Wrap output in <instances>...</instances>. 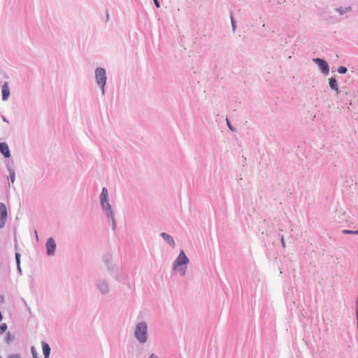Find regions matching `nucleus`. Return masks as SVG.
Segmentation results:
<instances>
[{
  "label": "nucleus",
  "instance_id": "f257e3e1",
  "mask_svg": "<svg viewBox=\"0 0 358 358\" xmlns=\"http://www.w3.org/2000/svg\"><path fill=\"white\" fill-rule=\"evenodd\" d=\"M188 262L189 259L185 255L184 251L181 250L178 258L173 263V269L184 275L186 271V265Z\"/></svg>",
  "mask_w": 358,
  "mask_h": 358
},
{
  "label": "nucleus",
  "instance_id": "f03ea898",
  "mask_svg": "<svg viewBox=\"0 0 358 358\" xmlns=\"http://www.w3.org/2000/svg\"><path fill=\"white\" fill-rule=\"evenodd\" d=\"M147 326L145 323H140L136 326L135 336L141 343H145L147 340Z\"/></svg>",
  "mask_w": 358,
  "mask_h": 358
},
{
  "label": "nucleus",
  "instance_id": "7ed1b4c3",
  "mask_svg": "<svg viewBox=\"0 0 358 358\" xmlns=\"http://www.w3.org/2000/svg\"><path fill=\"white\" fill-rule=\"evenodd\" d=\"M95 76L97 85L102 88L103 92V87L106 83V74L105 69L103 68H97L95 71Z\"/></svg>",
  "mask_w": 358,
  "mask_h": 358
},
{
  "label": "nucleus",
  "instance_id": "20e7f679",
  "mask_svg": "<svg viewBox=\"0 0 358 358\" xmlns=\"http://www.w3.org/2000/svg\"><path fill=\"white\" fill-rule=\"evenodd\" d=\"M108 190L106 187H103L102 189V192L100 196L101 203L103 208H104L106 210L108 215L110 216L112 215V210L110 208V205L108 203Z\"/></svg>",
  "mask_w": 358,
  "mask_h": 358
},
{
  "label": "nucleus",
  "instance_id": "39448f33",
  "mask_svg": "<svg viewBox=\"0 0 358 358\" xmlns=\"http://www.w3.org/2000/svg\"><path fill=\"white\" fill-rule=\"evenodd\" d=\"M8 217V211L4 203H0V229L5 225Z\"/></svg>",
  "mask_w": 358,
  "mask_h": 358
},
{
  "label": "nucleus",
  "instance_id": "423d86ee",
  "mask_svg": "<svg viewBox=\"0 0 358 358\" xmlns=\"http://www.w3.org/2000/svg\"><path fill=\"white\" fill-rule=\"evenodd\" d=\"M56 244L52 238L48 239L46 242V249L48 255H53L55 251Z\"/></svg>",
  "mask_w": 358,
  "mask_h": 358
},
{
  "label": "nucleus",
  "instance_id": "0eeeda50",
  "mask_svg": "<svg viewBox=\"0 0 358 358\" xmlns=\"http://www.w3.org/2000/svg\"><path fill=\"white\" fill-rule=\"evenodd\" d=\"M313 61L317 64L322 73H327L329 72V65L325 60L317 58L313 59Z\"/></svg>",
  "mask_w": 358,
  "mask_h": 358
},
{
  "label": "nucleus",
  "instance_id": "6e6552de",
  "mask_svg": "<svg viewBox=\"0 0 358 358\" xmlns=\"http://www.w3.org/2000/svg\"><path fill=\"white\" fill-rule=\"evenodd\" d=\"M0 152L4 155L5 157H9L10 156L8 146L6 143H0Z\"/></svg>",
  "mask_w": 358,
  "mask_h": 358
},
{
  "label": "nucleus",
  "instance_id": "1a4fd4ad",
  "mask_svg": "<svg viewBox=\"0 0 358 358\" xmlns=\"http://www.w3.org/2000/svg\"><path fill=\"white\" fill-rule=\"evenodd\" d=\"M10 95V90L8 85V83H6L2 86V98L3 100H7Z\"/></svg>",
  "mask_w": 358,
  "mask_h": 358
},
{
  "label": "nucleus",
  "instance_id": "9d476101",
  "mask_svg": "<svg viewBox=\"0 0 358 358\" xmlns=\"http://www.w3.org/2000/svg\"><path fill=\"white\" fill-rule=\"evenodd\" d=\"M42 347H43V352L45 358H48L49 355L50 353V348L49 345L47 344L46 343H43Z\"/></svg>",
  "mask_w": 358,
  "mask_h": 358
},
{
  "label": "nucleus",
  "instance_id": "9b49d317",
  "mask_svg": "<svg viewBox=\"0 0 358 358\" xmlns=\"http://www.w3.org/2000/svg\"><path fill=\"white\" fill-rule=\"evenodd\" d=\"M162 236L166 240L169 244H171L173 247L175 246V242L172 237L166 233H162Z\"/></svg>",
  "mask_w": 358,
  "mask_h": 358
},
{
  "label": "nucleus",
  "instance_id": "f8f14e48",
  "mask_svg": "<svg viewBox=\"0 0 358 358\" xmlns=\"http://www.w3.org/2000/svg\"><path fill=\"white\" fill-rule=\"evenodd\" d=\"M329 86L331 89L338 91L337 83L334 78L329 79Z\"/></svg>",
  "mask_w": 358,
  "mask_h": 358
},
{
  "label": "nucleus",
  "instance_id": "ddd939ff",
  "mask_svg": "<svg viewBox=\"0 0 358 358\" xmlns=\"http://www.w3.org/2000/svg\"><path fill=\"white\" fill-rule=\"evenodd\" d=\"M7 330L6 324H2L0 325V334L4 333Z\"/></svg>",
  "mask_w": 358,
  "mask_h": 358
},
{
  "label": "nucleus",
  "instance_id": "4468645a",
  "mask_svg": "<svg viewBox=\"0 0 358 358\" xmlns=\"http://www.w3.org/2000/svg\"><path fill=\"white\" fill-rule=\"evenodd\" d=\"M347 69L345 66H339L338 68V72L339 73H345L347 72Z\"/></svg>",
  "mask_w": 358,
  "mask_h": 358
},
{
  "label": "nucleus",
  "instance_id": "2eb2a0df",
  "mask_svg": "<svg viewBox=\"0 0 358 358\" xmlns=\"http://www.w3.org/2000/svg\"><path fill=\"white\" fill-rule=\"evenodd\" d=\"M20 255L19 253H16V255H15L16 262H17V266H18V269L20 271Z\"/></svg>",
  "mask_w": 358,
  "mask_h": 358
},
{
  "label": "nucleus",
  "instance_id": "dca6fc26",
  "mask_svg": "<svg viewBox=\"0 0 358 358\" xmlns=\"http://www.w3.org/2000/svg\"><path fill=\"white\" fill-rule=\"evenodd\" d=\"M344 234H358V230L357 231H351V230H343V231Z\"/></svg>",
  "mask_w": 358,
  "mask_h": 358
},
{
  "label": "nucleus",
  "instance_id": "f3484780",
  "mask_svg": "<svg viewBox=\"0 0 358 358\" xmlns=\"http://www.w3.org/2000/svg\"><path fill=\"white\" fill-rule=\"evenodd\" d=\"M10 180H11L12 182H14V180H15V174H14V173L10 174Z\"/></svg>",
  "mask_w": 358,
  "mask_h": 358
},
{
  "label": "nucleus",
  "instance_id": "a211bd4d",
  "mask_svg": "<svg viewBox=\"0 0 358 358\" xmlns=\"http://www.w3.org/2000/svg\"><path fill=\"white\" fill-rule=\"evenodd\" d=\"M357 317H358V298L356 299Z\"/></svg>",
  "mask_w": 358,
  "mask_h": 358
},
{
  "label": "nucleus",
  "instance_id": "6ab92c4d",
  "mask_svg": "<svg viewBox=\"0 0 358 358\" xmlns=\"http://www.w3.org/2000/svg\"><path fill=\"white\" fill-rule=\"evenodd\" d=\"M31 352H32L34 358H37L36 353L34 351V348H31Z\"/></svg>",
  "mask_w": 358,
  "mask_h": 358
},
{
  "label": "nucleus",
  "instance_id": "aec40b11",
  "mask_svg": "<svg viewBox=\"0 0 358 358\" xmlns=\"http://www.w3.org/2000/svg\"><path fill=\"white\" fill-rule=\"evenodd\" d=\"M153 1H154L155 3L156 6H157V8H159V1H158L157 0H153Z\"/></svg>",
  "mask_w": 358,
  "mask_h": 358
},
{
  "label": "nucleus",
  "instance_id": "412c9836",
  "mask_svg": "<svg viewBox=\"0 0 358 358\" xmlns=\"http://www.w3.org/2000/svg\"><path fill=\"white\" fill-rule=\"evenodd\" d=\"M149 358H159V357H158L157 356H156L155 355L152 354V355L149 357Z\"/></svg>",
  "mask_w": 358,
  "mask_h": 358
},
{
  "label": "nucleus",
  "instance_id": "4be33fe9",
  "mask_svg": "<svg viewBox=\"0 0 358 358\" xmlns=\"http://www.w3.org/2000/svg\"><path fill=\"white\" fill-rule=\"evenodd\" d=\"M281 241H282V244L283 247H285L283 238H281Z\"/></svg>",
  "mask_w": 358,
  "mask_h": 358
},
{
  "label": "nucleus",
  "instance_id": "5701e85b",
  "mask_svg": "<svg viewBox=\"0 0 358 358\" xmlns=\"http://www.w3.org/2000/svg\"><path fill=\"white\" fill-rule=\"evenodd\" d=\"M227 124H228V127L230 128V129L232 130L231 127V125H230V123L229 122V121L227 120Z\"/></svg>",
  "mask_w": 358,
  "mask_h": 358
},
{
  "label": "nucleus",
  "instance_id": "b1692460",
  "mask_svg": "<svg viewBox=\"0 0 358 358\" xmlns=\"http://www.w3.org/2000/svg\"><path fill=\"white\" fill-rule=\"evenodd\" d=\"M10 358H20V357L18 356L14 355V356L10 357Z\"/></svg>",
  "mask_w": 358,
  "mask_h": 358
},
{
  "label": "nucleus",
  "instance_id": "393cba45",
  "mask_svg": "<svg viewBox=\"0 0 358 358\" xmlns=\"http://www.w3.org/2000/svg\"><path fill=\"white\" fill-rule=\"evenodd\" d=\"M0 358H1V357H0Z\"/></svg>",
  "mask_w": 358,
  "mask_h": 358
}]
</instances>
